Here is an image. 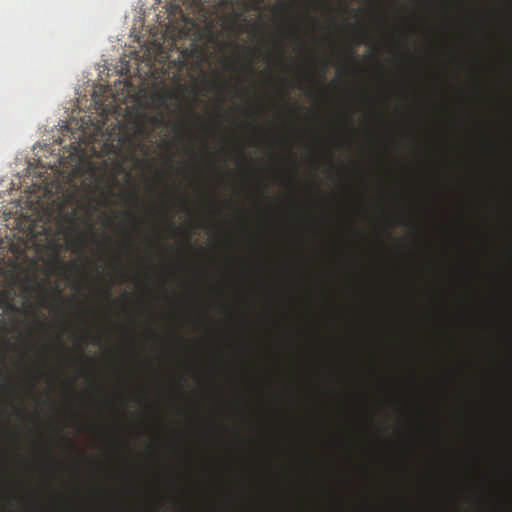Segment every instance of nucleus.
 Wrapping results in <instances>:
<instances>
[{
	"instance_id": "obj_1",
	"label": "nucleus",
	"mask_w": 512,
	"mask_h": 512,
	"mask_svg": "<svg viewBox=\"0 0 512 512\" xmlns=\"http://www.w3.org/2000/svg\"><path fill=\"white\" fill-rule=\"evenodd\" d=\"M146 136V130L142 124L135 123L133 131L127 132L125 128L121 129L120 135L114 141L107 140L99 143V147L92 145L89 149L86 146L81 151L82 157L98 156L102 157L108 154H114L118 160H125L129 156H134L142 146V139Z\"/></svg>"
},
{
	"instance_id": "obj_2",
	"label": "nucleus",
	"mask_w": 512,
	"mask_h": 512,
	"mask_svg": "<svg viewBox=\"0 0 512 512\" xmlns=\"http://www.w3.org/2000/svg\"><path fill=\"white\" fill-rule=\"evenodd\" d=\"M66 220L69 222L70 230L79 235V238H78L79 245L83 246L86 243L87 236H86V234H81L79 232L77 210L71 209V211L67 212Z\"/></svg>"
},
{
	"instance_id": "obj_3",
	"label": "nucleus",
	"mask_w": 512,
	"mask_h": 512,
	"mask_svg": "<svg viewBox=\"0 0 512 512\" xmlns=\"http://www.w3.org/2000/svg\"><path fill=\"white\" fill-rule=\"evenodd\" d=\"M182 56L187 59L188 57H191L193 61L196 63L197 66H200L204 62V52L203 48L200 46H196L192 49H185L182 51Z\"/></svg>"
},
{
	"instance_id": "obj_4",
	"label": "nucleus",
	"mask_w": 512,
	"mask_h": 512,
	"mask_svg": "<svg viewBox=\"0 0 512 512\" xmlns=\"http://www.w3.org/2000/svg\"><path fill=\"white\" fill-rule=\"evenodd\" d=\"M126 199L130 200L131 202H133V204H137L138 203V196L135 192H130L128 194H126Z\"/></svg>"
},
{
	"instance_id": "obj_5",
	"label": "nucleus",
	"mask_w": 512,
	"mask_h": 512,
	"mask_svg": "<svg viewBox=\"0 0 512 512\" xmlns=\"http://www.w3.org/2000/svg\"><path fill=\"white\" fill-rule=\"evenodd\" d=\"M241 70H242L243 72L252 73V71H253V66H252V64L242 65V66H241Z\"/></svg>"
},
{
	"instance_id": "obj_6",
	"label": "nucleus",
	"mask_w": 512,
	"mask_h": 512,
	"mask_svg": "<svg viewBox=\"0 0 512 512\" xmlns=\"http://www.w3.org/2000/svg\"><path fill=\"white\" fill-rule=\"evenodd\" d=\"M245 55H246L247 57H251V55H252V50H251L250 48H246V49H245Z\"/></svg>"
},
{
	"instance_id": "obj_7",
	"label": "nucleus",
	"mask_w": 512,
	"mask_h": 512,
	"mask_svg": "<svg viewBox=\"0 0 512 512\" xmlns=\"http://www.w3.org/2000/svg\"><path fill=\"white\" fill-rule=\"evenodd\" d=\"M16 415L17 416H22L23 415V409L16 410Z\"/></svg>"
},
{
	"instance_id": "obj_8",
	"label": "nucleus",
	"mask_w": 512,
	"mask_h": 512,
	"mask_svg": "<svg viewBox=\"0 0 512 512\" xmlns=\"http://www.w3.org/2000/svg\"><path fill=\"white\" fill-rule=\"evenodd\" d=\"M105 295H106L107 298H110L111 297V290L110 289L106 290L105 291Z\"/></svg>"
},
{
	"instance_id": "obj_9",
	"label": "nucleus",
	"mask_w": 512,
	"mask_h": 512,
	"mask_svg": "<svg viewBox=\"0 0 512 512\" xmlns=\"http://www.w3.org/2000/svg\"><path fill=\"white\" fill-rule=\"evenodd\" d=\"M170 227H171L172 229H175V224H174V222H173V221H170Z\"/></svg>"
},
{
	"instance_id": "obj_10",
	"label": "nucleus",
	"mask_w": 512,
	"mask_h": 512,
	"mask_svg": "<svg viewBox=\"0 0 512 512\" xmlns=\"http://www.w3.org/2000/svg\"><path fill=\"white\" fill-rule=\"evenodd\" d=\"M59 345L62 347V348H65V344L63 342H59Z\"/></svg>"
},
{
	"instance_id": "obj_11",
	"label": "nucleus",
	"mask_w": 512,
	"mask_h": 512,
	"mask_svg": "<svg viewBox=\"0 0 512 512\" xmlns=\"http://www.w3.org/2000/svg\"><path fill=\"white\" fill-rule=\"evenodd\" d=\"M354 51H355V48H354V47H353V48H351V50H350V55H352V54L354 53Z\"/></svg>"
},
{
	"instance_id": "obj_12",
	"label": "nucleus",
	"mask_w": 512,
	"mask_h": 512,
	"mask_svg": "<svg viewBox=\"0 0 512 512\" xmlns=\"http://www.w3.org/2000/svg\"><path fill=\"white\" fill-rule=\"evenodd\" d=\"M325 74H326V70L324 69V70L322 71V77H324V75H325Z\"/></svg>"
},
{
	"instance_id": "obj_13",
	"label": "nucleus",
	"mask_w": 512,
	"mask_h": 512,
	"mask_svg": "<svg viewBox=\"0 0 512 512\" xmlns=\"http://www.w3.org/2000/svg\"><path fill=\"white\" fill-rule=\"evenodd\" d=\"M126 214L129 216H133V214L131 212H127Z\"/></svg>"
}]
</instances>
